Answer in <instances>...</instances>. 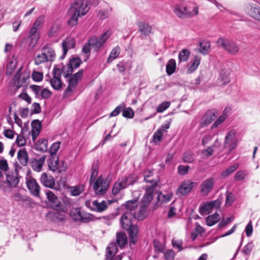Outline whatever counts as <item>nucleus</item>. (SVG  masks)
<instances>
[{"label":"nucleus","mask_w":260,"mask_h":260,"mask_svg":"<svg viewBox=\"0 0 260 260\" xmlns=\"http://www.w3.org/2000/svg\"><path fill=\"white\" fill-rule=\"evenodd\" d=\"M218 47L224 49L231 55L237 54L239 50L238 45L227 38H219L216 41Z\"/></svg>","instance_id":"f257e3e1"},{"label":"nucleus","mask_w":260,"mask_h":260,"mask_svg":"<svg viewBox=\"0 0 260 260\" xmlns=\"http://www.w3.org/2000/svg\"><path fill=\"white\" fill-rule=\"evenodd\" d=\"M110 32L109 31H106L99 38L93 36L88 40L94 51L98 52L99 50L110 37Z\"/></svg>","instance_id":"f03ea898"},{"label":"nucleus","mask_w":260,"mask_h":260,"mask_svg":"<svg viewBox=\"0 0 260 260\" xmlns=\"http://www.w3.org/2000/svg\"><path fill=\"white\" fill-rule=\"evenodd\" d=\"M88 2V0H75L70 9L72 11H76L77 15L83 16L88 13L90 9Z\"/></svg>","instance_id":"7ed1b4c3"},{"label":"nucleus","mask_w":260,"mask_h":260,"mask_svg":"<svg viewBox=\"0 0 260 260\" xmlns=\"http://www.w3.org/2000/svg\"><path fill=\"white\" fill-rule=\"evenodd\" d=\"M83 76V70H80L77 73H75L69 80V85L64 91V94L66 96L71 95V93L75 88L79 80H80Z\"/></svg>","instance_id":"20e7f679"},{"label":"nucleus","mask_w":260,"mask_h":260,"mask_svg":"<svg viewBox=\"0 0 260 260\" xmlns=\"http://www.w3.org/2000/svg\"><path fill=\"white\" fill-rule=\"evenodd\" d=\"M221 202L220 200H216L211 202L204 203L199 208V212L202 215L210 213L213 209H217L220 208Z\"/></svg>","instance_id":"39448f33"},{"label":"nucleus","mask_w":260,"mask_h":260,"mask_svg":"<svg viewBox=\"0 0 260 260\" xmlns=\"http://www.w3.org/2000/svg\"><path fill=\"white\" fill-rule=\"evenodd\" d=\"M109 188V182L102 176L99 177L94 182L93 189L98 194H103L106 193Z\"/></svg>","instance_id":"423d86ee"},{"label":"nucleus","mask_w":260,"mask_h":260,"mask_svg":"<svg viewBox=\"0 0 260 260\" xmlns=\"http://www.w3.org/2000/svg\"><path fill=\"white\" fill-rule=\"evenodd\" d=\"M61 70L54 67L53 70V78L50 79V83L52 87L55 90H59L62 88V83L61 81Z\"/></svg>","instance_id":"0eeeda50"},{"label":"nucleus","mask_w":260,"mask_h":260,"mask_svg":"<svg viewBox=\"0 0 260 260\" xmlns=\"http://www.w3.org/2000/svg\"><path fill=\"white\" fill-rule=\"evenodd\" d=\"M21 68L17 72L14 78V84L17 89L27 84V81L29 79V75L26 72L20 73Z\"/></svg>","instance_id":"6e6552de"},{"label":"nucleus","mask_w":260,"mask_h":260,"mask_svg":"<svg viewBox=\"0 0 260 260\" xmlns=\"http://www.w3.org/2000/svg\"><path fill=\"white\" fill-rule=\"evenodd\" d=\"M215 184L213 177H210L204 180L200 185V191L203 196H207L212 191Z\"/></svg>","instance_id":"1a4fd4ad"},{"label":"nucleus","mask_w":260,"mask_h":260,"mask_svg":"<svg viewBox=\"0 0 260 260\" xmlns=\"http://www.w3.org/2000/svg\"><path fill=\"white\" fill-rule=\"evenodd\" d=\"M136 219L133 212H125L121 217L120 223L122 227L126 230L133 224V221Z\"/></svg>","instance_id":"9d476101"},{"label":"nucleus","mask_w":260,"mask_h":260,"mask_svg":"<svg viewBox=\"0 0 260 260\" xmlns=\"http://www.w3.org/2000/svg\"><path fill=\"white\" fill-rule=\"evenodd\" d=\"M117 248L114 243H110L106 248L105 260H121L122 256L120 255L115 256Z\"/></svg>","instance_id":"9b49d317"},{"label":"nucleus","mask_w":260,"mask_h":260,"mask_svg":"<svg viewBox=\"0 0 260 260\" xmlns=\"http://www.w3.org/2000/svg\"><path fill=\"white\" fill-rule=\"evenodd\" d=\"M194 183L189 180H184L179 186L177 194L184 196L189 193L193 188Z\"/></svg>","instance_id":"f8f14e48"},{"label":"nucleus","mask_w":260,"mask_h":260,"mask_svg":"<svg viewBox=\"0 0 260 260\" xmlns=\"http://www.w3.org/2000/svg\"><path fill=\"white\" fill-rule=\"evenodd\" d=\"M236 132L235 130H231L229 132L225 138V147H228L230 151L236 148L237 145V141L235 138Z\"/></svg>","instance_id":"ddd939ff"},{"label":"nucleus","mask_w":260,"mask_h":260,"mask_svg":"<svg viewBox=\"0 0 260 260\" xmlns=\"http://www.w3.org/2000/svg\"><path fill=\"white\" fill-rule=\"evenodd\" d=\"M218 115V112L215 110L207 111L202 118L201 125L205 126L213 121Z\"/></svg>","instance_id":"4468645a"},{"label":"nucleus","mask_w":260,"mask_h":260,"mask_svg":"<svg viewBox=\"0 0 260 260\" xmlns=\"http://www.w3.org/2000/svg\"><path fill=\"white\" fill-rule=\"evenodd\" d=\"M86 205L91 210L98 212L105 210L108 207L107 202L104 201L99 203L97 200H95L91 202H86Z\"/></svg>","instance_id":"2eb2a0df"},{"label":"nucleus","mask_w":260,"mask_h":260,"mask_svg":"<svg viewBox=\"0 0 260 260\" xmlns=\"http://www.w3.org/2000/svg\"><path fill=\"white\" fill-rule=\"evenodd\" d=\"M26 185L30 193L36 197H39L40 192V187L36 180L30 178L26 181Z\"/></svg>","instance_id":"dca6fc26"},{"label":"nucleus","mask_w":260,"mask_h":260,"mask_svg":"<svg viewBox=\"0 0 260 260\" xmlns=\"http://www.w3.org/2000/svg\"><path fill=\"white\" fill-rule=\"evenodd\" d=\"M156 186V183L155 182L154 185H151L146 187V193L142 199L141 203L148 206L149 205L150 202L153 199L154 191Z\"/></svg>","instance_id":"f3484780"},{"label":"nucleus","mask_w":260,"mask_h":260,"mask_svg":"<svg viewBox=\"0 0 260 260\" xmlns=\"http://www.w3.org/2000/svg\"><path fill=\"white\" fill-rule=\"evenodd\" d=\"M41 183L46 187L53 188L55 186V182L54 178L48 175L46 173H43L40 176Z\"/></svg>","instance_id":"a211bd4d"},{"label":"nucleus","mask_w":260,"mask_h":260,"mask_svg":"<svg viewBox=\"0 0 260 260\" xmlns=\"http://www.w3.org/2000/svg\"><path fill=\"white\" fill-rule=\"evenodd\" d=\"M76 45V41L72 37H67L62 42V47L63 48V54L60 58L63 59L66 55L69 49L73 48Z\"/></svg>","instance_id":"6ab92c4d"},{"label":"nucleus","mask_w":260,"mask_h":260,"mask_svg":"<svg viewBox=\"0 0 260 260\" xmlns=\"http://www.w3.org/2000/svg\"><path fill=\"white\" fill-rule=\"evenodd\" d=\"M46 158V155H42L39 158H32L30 161V165L34 171L40 172Z\"/></svg>","instance_id":"aec40b11"},{"label":"nucleus","mask_w":260,"mask_h":260,"mask_svg":"<svg viewBox=\"0 0 260 260\" xmlns=\"http://www.w3.org/2000/svg\"><path fill=\"white\" fill-rule=\"evenodd\" d=\"M184 7L187 18L198 14L199 8L196 3L192 2H189Z\"/></svg>","instance_id":"412c9836"},{"label":"nucleus","mask_w":260,"mask_h":260,"mask_svg":"<svg viewBox=\"0 0 260 260\" xmlns=\"http://www.w3.org/2000/svg\"><path fill=\"white\" fill-rule=\"evenodd\" d=\"M245 12L250 17L260 21V8L247 5L245 8Z\"/></svg>","instance_id":"4be33fe9"},{"label":"nucleus","mask_w":260,"mask_h":260,"mask_svg":"<svg viewBox=\"0 0 260 260\" xmlns=\"http://www.w3.org/2000/svg\"><path fill=\"white\" fill-rule=\"evenodd\" d=\"M126 230L128 231L130 244L131 243L135 244L138 241V226L137 225H132L129 228L126 229Z\"/></svg>","instance_id":"5701e85b"},{"label":"nucleus","mask_w":260,"mask_h":260,"mask_svg":"<svg viewBox=\"0 0 260 260\" xmlns=\"http://www.w3.org/2000/svg\"><path fill=\"white\" fill-rule=\"evenodd\" d=\"M60 30L61 23L59 21L56 20L53 23L52 25L50 28L48 32V36L49 37H57L58 36Z\"/></svg>","instance_id":"b1692460"},{"label":"nucleus","mask_w":260,"mask_h":260,"mask_svg":"<svg viewBox=\"0 0 260 260\" xmlns=\"http://www.w3.org/2000/svg\"><path fill=\"white\" fill-rule=\"evenodd\" d=\"M59 164L58 156H50L47 160L49 169L53 172H57Z\"/></svg>","instance_id":"393cba45"},{"label":"nucleus","mask_w":260,"mask_h":260,"mask_svg":"<svg viewBox=\"0 0 260 260\" xmlns=\"http://www.w3.org/2000/svg\"><path fill=\"white\" fill-rule=\"evenodd\" d=\"M137 25L142 35L147 36L151 33L152 28L148 23L140 21L137 22Z\"/></svg>","instance_id":"a878e982"},{"label":"nucleus","mask_w":260,"mask_h":260,"mask_svg":"<svg viewBox=\"0 0 260 260\" xmlns=\"http://www.w3.org/2000/svg\"><path fill=\"white\" fill-rule=\"evenodd\" d=\"M148 205L144 204L141 203L139 211L137 213L133 212V214L135 215V218L138 220H143L147 217V208Z\"/></svg>","instance_id":"bb28decb"},{"label":"nucleus","mask_w":260,"mask_h":260,"mask_svg":"<svg viewBox=\"0 0 260 260\" xmlns=\"http://www.w3.org/2000/svg\"><path fill=\"white\" fill-rule=\"evenodd\" d=\"M77 14L76 11H72V10L70 9L69 11L70 18L68 20V24L70 27H73L76 26L78 22L79 17H82L81 16L77 15Z\"/></svg>","instance_id":"cd10ccee"},{"label":"nucleus","mask_w":260,"mask_h":260,"mask_svg":"<svg viewBox=\"0 0 260 260\" xmlns=\"http://www.w3.org/2000/svg\"><path fill=\"white\" fill-rule=\"evenodd\" d=\"M116 244L120 247H124L127 243V238L126 234L119 232L116 233Z\"/></svg>","instance_id":"c85d7f7f"},{"label":"nucleus","mask_w":260,"mask_h":260,"mask_svg":"<svg viewBox=\"0 0 260 260\" xmlns=\"http://www.w3.org/2000/svg\"><path fill=\"white\" fill-rule=\"evenodd\" d=\"M17 158L21 165L25 166L28 160V156L25 149H20L17 153Z\"/></svg>","instance_id":"c756f323"},{"label":"nucleus","mask_w":260,"mask_h":260,"mask_svg":"<svg viewBox=\"0 0 260 260\" xmlns=\"http://www.w3.org/2000/svg\"><path fill=\"white\" fill-rule=\"evenodd\" d=\"M218 80L223 85L229 83L230 81L229 71L227 70H222Z\"/></svg>","instance_id":"7c9ffc66"},{"label":"nucleus","mask_w":260,"mask_h":260,"mask_svg":"<svg viewBox=\"0 0 260 260\" xmlns=\"http://www.w3.org/2000/svg\"><path fill=\"white\" fill-rule=\"evenodd\" d=\"M220 219V215L217 213L209 215L206 219V223L208 226H212L218 222Z\"/></svg>","instance_id":"2f4dec72"},{"label":"nucleus","mask_w":260,"mask_h":260,"mask_svg":"<svg viewBox=\"0 0 260 260\" xmlns=\"http://www.w3.org/2000/svg\"><path fill=\"white\" fill-rule=\"evenodd\" d=\"M6 183L10 189L15 187L19 183V179L13 175H7Z\"/></svg>","instance_id":"473e14b6"},{"label":"nucleus","mask_w":260,"mask_h":260,"mask_svg":"<svg viewBox=\"0 0 260 260\" xmlns=\"http://www.w3.org/2000/svg\"><path fill=\"white\" fill-rule=\"evenodd\" d=\"M153 175V171L150 170H146L143 172V176L144 180L146 182L150 183L151 185H154L155 182L156 183L157 185L158 180L157 179H149V178L152 177Z\"/></svg>","instance_id":"72a5a7b5"},{"label":"nucleus","mask_w":260,"mask_h":260,"mask_svg":"<svg viewBox=\"0 0 260 260\" xmlns=\"http://www.w3.org/2000/svg\"><path fill=\"white\" fill-rule=\"evenodd\" d=\"M201 57L198 55L194 56L190 66L187 69V74H191L198 67L200 63Z\"/></svg>","instance_id":"f704fd0d"},{"label":"nucleus","mask_w":260,"mask_h":260,"mask_svg":"<svg viewBox=\"0 0 260 260\" xmlns=\"http://www.w3.org/2000/svg\"><path fill=\"white\" fill-rule=\"evenodd\" d=\"M200 49L199 52L201 53L206 55L208 54L210 50V43L208 41L203 40L200 42Z\"/></svg>","instance_id":"c9c22d12"},{"label":"nucleus","mask_w":260,"mask_h":260,"mask_svg":"<svg viewBox=\"0 0 260 260\" xmlns=\"http://www.w3.org/2000/svg\"><path fill=\"white\" fill-rule=\"evenodd\" d=\"M36 149L42 152H46L48 149V141L46 139L39 140L36 145Z\"/></svg>","instance_id":"e433bc0d"},{"label":"nucleus","mask_w":260,"mask_h":260,"mask_svg":"<svg viewBox=\"0 0 260 260\" xmlns=\"http://www.w3.org/2000/svg\"><path fill=\"white\" fill-rule=\"evenodd\" d=\"M81 210L80 208H73L70 211V216L75 221L81 219Z\"/></svg>","instance_id":"4c0bfd02"},{"label":"nucleus","mask_w":260,"mask_h":260,"mask_svg":"<svg viewBox=\"0 0 260 260\" xmlns=\"http://www.w3.org/2000/svg\"><path fill=\"white\" fill-rule=\"evenodd\" d=\"M120 53V48L119 46H116L115 48L112 49L110 55L107 59V62L110 63L113 60L116 59Z\"/></svg>","instance_id":"58836bf2"},{"label":"nucleus","mask_w":260,"mask_h":260,"mask_svg":"<svg viewBox=\"0 0 260 260\" xmlns=\"http://www.w3.org/2000/svg\"><path fill=\"white\" fill-rule=\"evenodd\" d=\"M123 180L126 184V186L133 185L138 180V177L136 174H131L128 176H122Z\"/></svg>","instance_id":"ea45409f"},{"label":"nucleus","mask_w":260,"mask_h":260,"mask_svg":"<svg viewBox=\"0 0 260 260\" xmlns=\"http://www.w3.org/2000/svg\"><path fill=\"white\" fill-rule=\"evenodd\" d=\"M176 61L174 59L169 60L166 66V72L168 75L173 74L176 69Z\"/></svg>","instance_id":"a19ab883"},{"label":"nucleus","mask_w":260,"mask_h":260,"mask_svg":"<svg viewBox=\"0 0 260 260\" xmlns=\"http://www.w3.org/2000/svg\"><path fill=\"white\" fill-rule=\"evenodd\" d=\"M174 13L182 19L187 18L186 12L183 6H177L174 9Z\"/></svg>","instance_id":"79ce46f5"},{"label":"nucleus","mask_w":260,"mask_h":260,"mask_svg":"<svg viewBox=\"0 0 260 260\" xmlns=\"http://www.w3.org/2000/svg\"><path fill=\"white\" fill-rule=\"evenodd\" d=\"M48 61H49L48 56L43 52L41 54L37 55L35 58V63L36 65H39Z\"/></svg>","instance_id":"37998d69"},{"label":"nucleus","mask_w":260,"mask_h":260,"mask_svg":"<svg viewBox=\"0 0 260 260\" xmlns=\"http://www.w3.org/2000/svg\"><path fill=\"white\" fill-rule=\"evenodd\" d=\"M239 166V165L238 163L234 164L223 171L221 174V176L223 178L228 177L230 174L234 172L238 168Z\"/></svg>","instance_id":"c03bdc74"},{"label":"nucleus","mask_w":260,"mask_h":260,"mask_svg":"<svg viewBox=\"0 0 260 260\" xmlns=\"http://www.w3.org/2000/svg\"><path fill=\"white\" fill-rule=\"evenodd\" d=\"M124 206L128 210L126 212H135L134 210L138 206V201L136 199L129 200L125 203Z\"/></svg>","instance_id":"a18cd8bd"},{"label":"nucleus","mask_w":260,"mask_h":260,"mask_svg":"<svg viewBox=\"0 0 260 260\" xmlns=\"http://www.w3.org/2000/svg\"><path fill=\"white\" fill-rule=\"evenodd\" d=\"M91 46L88 41L85 43L82 47V52L84 54L85 59L84 61H86L90 56Z\"/></svg>","instance_id":"49530a36"},{"label":"nucleus","mask_w":260,"mask_h":260,"mask_svg":"<svg viewBox=\"0 0 260 260\" xmlns=\"http://www.w3.org/2000/svg\"><path fill=\"white\" fill-rule=\"evenodd\" d=\"M42 50L43 51V52L45 53L47 56H48L49 61H52L55 56V53L54 52V50L52 48L47 46H44L42 48Z\"/></svg>","instance_id":"de8ad7c7"},{"label":"nucleus","mask_w":260,"mask_h":260,"mask_svg":"<svg viewBox=\"0 0 260 260\" xmlns=\"http://www.w3.org/2000/svg\"><path fill=\"white\" fill-rule=\"evenodd\" d=\"M190 52L187 49H183L179 53V61H186L190 56Z\"/></svg>","instance_id":"09e8293b"},{"label":"nucleus","mask_w":260,"mask_h":260,"mask_svg":"<svg viewBox=\"0 0 260 260\" xmlns=\"http://www.w3.org/2000/svg\"><path fill=\"white\" fill-rule=\"evenodd\" d=\"M172 198V194L171 193H167L166 194H164L161 192H160L158 194L157 200L161 203H168L170 201Z\"/></svg>","instance_id":"8fccbe9b"},{"label":"nucleus","mask_w":260,"mask_h":260,"mask_svg":"<svg viewBox=\"0 0 260 260\" xmlns=\"http://www.w3.org/2000/svg\"><path fill=\"white\" fill-rule=\"evenodd\" d=\"M46 194L47 199L50 202L55 204L57 207L59 206V203L60 204V203L59 202H58V198L50 190L47 191Z\"/></svg>","instance_id":"3c124183"},{"label":"nucleus","mask_w":260,"mask_h":260,"mask_svg":"<svg viewBox=\"0 0 260 260\" xmlns=\"http://www.w3.org/2000/svg\"><path fill=\"white\" fill-rule=\"evenodd\" d=\"M45 19V16L44 15L39 16L34 22L32 26L38 29H40L44 24Z\"/></svg>","instance_id":"603ef678"},{"label":"nucleus","mask_w":260,"mask_h":260,"mask_svg":"<svg viewBox=\"0 0 260 260\" xmlns=\"http://www.w3.org/2000/svg\"><path fill=\"white\" fill-rule=\"evenodd\" d=\"M40 35H28V46L30 48H33L37 43L40 39Z\"/></svg>","instance_id":"864d4df0"},{"label":"nucleus","mask_w":260,"mask_h":260,"mask_svg":"<svg viewBox=\"0 0 260 260\" xmlns=\"http://www.w3.org/2000/svg\"><path fill=\"white\" fill-rule=\"evenodd\" d=\"M84 190L83 185H78L71 187V194L73 196H77L80 194Z\"/></svg>","instance_id":"5fc2aeb1"},{"label":"nucleus","mask_w":260,"mask_h":260,"mask_svg":"<svg viewBox=\"0 0 260 260\" xmlns=\"http://www.w3.org/2000/svg\"><path fill=\"white\" fill-rule=\"evenodd\" d=\"M248 172L246 170L238 171L234 176V179L236 181H243L247 177Z\"/></svg>","instance_id":"6e6d98bb"},{"label":"nucleus","mask_w":260,"mask_h":260,"mask_svg":"<svg viewBox=\"0 0 260 260\" xmlns=\"http://www.w3.org/2000/svg\"><path fill=\"white\" fill-rule=\"evenodd\" d=\"M93 216L92 214L87 213L84 211H81L80 222H88L93 220Z\"/></svg>","instance_id":"4d7b16f0"},{"label":"nucleus","mask_w":260,"mask_h":260,"mask_svg":"<svg viewBox=\"0 0 260 260\" xmlns=\"http://www.w3.org/2000/svg\"><path fill=\"white\" fill-rule=\"evenodd\" d=\"M163 132L161 129H158L153 135V142L156 144H158L162 141Z\"/></svg>","instance_id":"13d9d810"},{"label":"nucleus","mask_w":260,"mask_h":260,"mask_svg":"<svg viewBox=\"0 0 260 260\" xmlns=\"http://www.w3.org/2000/svg\"><path fill=\"white\" fill-rule=\"evenodd\" d=\"M81 63L82 61L80 58L73 57L70 59V62L68 65L74 69L78 68Z\"/></svg>","instance_id":"bf43d9fd"},{"label":"nucleus","mask_w":260,"mask_h":260,"mask_svg":"<svg viewBox=\"0 0 260 260\" xmlns=\"http://www.w3.org/2000/svg\"><path fill=\"white\" fill-rule=\"evenodd\" d=\"M122 116L124 117L127 118H132L134 116V112L133 110V109L130 108H123L122 109Z\"/></svg>","instance_id":"052dcab7"},{"label":"nucleus","mask_w":260,"mask_h":260,"mask_svg":"<svg viewBox=\"0 0 260 260\" xmlns=\"http://www.w3.org/2000/svg\"><path fill=\"white\" fill-rule=\"evenodd\" d=\"M99 166L98 164L94 163L92 167V172L90 178V182H93L96 179L98 174Z\"/></svg>","instance_id":"680f3d73"},{"label":"nucleus","mask_w":260,"mask_h":260,"mask_svg":"<svg viewBox=\"0 0 260 260\" xmlns=\"http://www.w3.org/2000/svg\"><path fill=\"white\" fill-rule=\"evenodd\" d=\"M26 143V139L22 135V130L21 134L17 135V138L15 141V143L18 147L24 146Z\"/></svg>","instance_id":"e2e57ef3"},{"label":"nucleus","mask_w":260,"mask_h":260,"mask_svg":"<svg viewBox=\"0 0 260 260\" xmlns=\"http://www.w3.org/2000/svg\"><path fill=\"white\" fill-rule=\"evenodd\" d=\"M171 103L169 101L164 102L160 104L156 108V111L158 113H162L167 110L170 106Z\"/></svg>","instance_id":"0e129e2a"},{"label":"nucleus","mask_w":260,"mask_h":260,"mask_svg":"<svg viewBox=\"0 0 260 260\" xmlns=\"http://www.w3.org/2000/svg\"><path fill=\"white\" fill-rule=\"evenodd\" d=\"M60 143L55 142L54 143L50 148V156H56V153L60 147Z\"/></svg>","instance_id":"69168bd1"},{"label":"nucleus","mask_w":260,"mask_h":260,"mask_svg":"<svg viewBox=\"0 0 260 260\" xmlns=\"http://www.w3.org/2000/svg\"><path fill=\"white\" fill-rule=\"evenodd\" d=\"M30 88L35 94L36 98H40V93L43 90L42 87L36 85H31L30 86Z\"/></svg>","instance_id":"338daca9"},{"label":"nucleus","mask_w":260,"mask_h":260,"mask_svg":"<svg viewBox=\"0 0 260 260\" xmlns=\"http://www.w3.org/2000/svg\"><path fill=\"white\" fill-rule=\"evenodd\" d=\"M189 169V166L179 165L178 167V172L179 175L184 176L188 173Z\"/></svg>","instance_id":"774afa93"}]
</instances>
